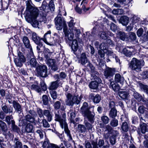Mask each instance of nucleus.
Listing matches in <instances>:
<instances>
[{"label": "nucleus", "mask_w": 148, "mask_h": 148, "mask_svg": "<svg viewBox=\"0 0 148 148\" xmlns=\"http://www.w3.org/2000/svg\"><path fill=\"white\" fill-rule=\"evenodd\" d=\"M133 95L134 97L138 101H140L142 100V97L138 93L134 92Z\"/></svg>", "instance_id": "obj_41"}, {"label": "nucleus", "mask_w": 148, "mask_h": 148, "mask_svg": "<svg viewBox=\"0 0 148 148\" xmlns=\"http://www.w3.org/2000/svg\"><path fill=\"white\" fill-rule=\"evenodd\" d=\"M50 144H49L48 141H45L43 143L42 147L43 148H48Z\"/></svg>", "instance_id": "obj_59"}, {"label": "nucleus", "mask_w": 148, "mask_h": 148, "mask_svg": "<svg viewBox=\"0 0 148 148\" xmlns=\"http://www.w3.org/2000/svg\"><path fill=\"white\" fill-rule=\"evenodd\" d=\"M99 35L101 39L106 40L107 38V35L105 32H99Z\"/></svg>", "instance_id": "obj_37"}, {"label": "nucleus", "mask_w": 148, "mask_h": 148, "mask_svg": "<svg viewBox=\"0 0 148 148\" xmlns=\"http://www.w3.org/2000/svg\"><path fill=\"white\" fill-rule=\"evenodd\" d=\"M72 31L74 34L76 35V36H78V35L80 33V31L79 29H77L76 28L74 27L72 28Z\"/></svg>", "instance_id": "obj_44"}, {"label": "nucleus", "mask_w": 148, "mask_h": 148, "mask_svg": "<svg viewBox=\"0 0 148 148\" xmlns=\"http://www.w3.org/2000/svg\"><path fill=\"white\" fill-rule=\"evenodd\" d=\"M120 51L127 57H130L132 54L131 52L127 50L126 48L123 49L121 51L120 50Z\"/></svg>", "instance_id": "obj_28"}, {"label": "nucleus", "mask_w": 148, "mask_h": 148, "mask_svg": "<svg viewBox=\"0 0 148 148\" xmlns=\"http://www.w3.org/2000/svg\"><path fill=\"white\" fill-rule=\"evenodd\" d=\"M18 58H16L14 60V62L17 67H21L23 63L26 61V59L23 56V53L19 51L18 53Z\"/></svg>", "instance_id": "obj_7"}, {"label": "nucleus", "mask_w": 148, "mask_h": 148, "mask_svg": "<svg viewBox=\"0 0 148 148\" xmlns=\"http://www.w3.org/2000/svg\"><path fill=\"white\" fill-rule=\"evenodd\" d=\"M41 8L43 9L45 12L46 13L48 12V11L47 10V9L48 8V7L47 6V4L45 2H43Z\"/></svg>", "instance_id": "obj_48"}, {"label": "nucleus", "mask_w": 148, "mask_h": 148, "mask_svg": "<svg viewBox=\"0 0 148 148\" xmlns=\"http://www.w3.org/2000/svg\"><path fill=\"white\" fill-rule=\"evenodd\" d=\"M66 97V104L69 106H72L74 103L79 104L82 97L81 95L79 96L78 95L73 96L70 93L67 94Z\"/></svg>", "instance_id": "obj_5"}, {"label": "nucleus", "mask_w": 148, "mask_h": 148, "mask_svg": "<svg viewBox=\"0 0 148 148\" xmlns=\"http://www.w3.org/2000/svg\"><path fill=\"white\" fill-rule=\"evenodd\" d=\"M146 126V124L144 122L141 125V131L142 133L144 134L146 132H148V130L147 129Z\"/></svg>", "instance_id": "obj_34"}, {"label": "nucleus", "mask_w": 148, "mask_h": 148, "mask_svg": "<svg viewBox=\"0 0 148 148\" xmlns=\"http://www.w3.org/2000/svg\"><path fill=\"white\" fill-rule=\"evenodd\" d=\"M55 27L57 30H61L63 28V30L67 28L65 19L60 14H58L54 19Z\"/></svg>", "instance_id": "obj_4"}, {"label": "nucleus", "mask_w": 148, "mask_h": 148, "mask_svg": "<svg viewBox=\"0 0 148 148\" xmlns=\"http://www.w3.org/2000/svg\"><path fill=\"white\" fill-rule=\"evenodd\" d=\"M0 127L3 131H6L7 130V127L5 123L1 121H0Z\"/></svg>", "instance_id": "obj_38"}, {"label": "nucleus", "mask_w": 148, "mask_h": 148, "mask_svg": "<svg viewBox=\"0 0 148 148\" xmlns=\"http://www.w3.org/2000/svg\"><path fill=\"white\" fill-rule=\"evenodd\" d=\"M49 7L51 11H53L54 8V4L53 0L50 1L49 3Z\"/></svg>", "instance_id": "obj_55"}, {"label": "nucleus", "mask_w": 148, "mask_h": 148, "mask_svg": "<svg viewBox=\"0 0 148 148\" xmlns=\"http://www.w3.org/2000/svg\"><path fill=\"white\" fill-rule=\"evenodd\" d=\"M117 36L122 40L124 41L125 40L126 36L125 33L121 31H118L117 34Z\"/></svg>", "instance_id": "obj_27"}, {"label": "nucleus", "mask_w": 148, "mask_h": 148, "mask_svg": "<svg viewBox=\"0 0 148 148\" xmlns=\"http://www.w3.org/2000/svg\"><path fill=\"white\" fill-rule=\"evenodd\" d=\"M79 62L82 65H84L87 62L88 60L85 53H82L81 54Z\"/></svg>", "instance_id": "obj_17"}, {"label": "nucleus", "mask_w": 148, "mask_h": 148, "mask_svg": "<svg viewBox=\"0 0 148 148\" xmlns=\"http://www.w3.org/2000/svg\"><path fill=\"white\" fill-rule=\"evenodd\" d=\"M33 125L30 124H28L25 127V130L27 132H32L33 130Z\"/></svg>", "instance_id": "obj_36"}, {"label": "nucleus", "mask_w": 148, "mask_h": 148, "mask_svg": "<svg viewBox=\"0 0 148 148\" xmlns=\"http://www.w3.org/2000/svg\"><path fill=\"white\" fill-rule=\"evenodd\" d=\"M119 97L122 99L125 100H128L130 97V95L127 92L125 91H121L118 92Z\"/></svg>", "instance_id": "obj_15"}, {"label": "nucleus", "mask_w": 148, "mask_h": 148, "mask_svg": "<svg viewBox=\"0 0 148 148\" xmlns=\"http://www.w3.org/2000/svg\"><path fill=\"white\" fill-rule=\"evenodd\" d=\"M105 44L104 43H101L99 46V48L100 50L98 51V54L101 58H103L105 56V53H106V49H107V45L104 46Z\"/></svg>", "instance_id": "obj_9"}, {"label": "nucleus", "mask_w": 148, "mask_h": 148, "mask_svg": "<svg viewBox=\"0 0 148 148\" xmlns=\"http://www.w3.org/2000/svg\"><path fill=\"white\" fill-rule=\"evenodd\" d=\"M63 32L65 36L69 40L71 41L72 40L73 37L74 33H73L71 29L68 30V28H67L63 31Z\"/></svg>", "instance_id": "obj_14"}, {"label": "nucleus", "mask_w": 148, "mask_h": 148, "mask_svg": "<svg viewBox=\"0 0 148 148\" xmlns=\"http://www.w3.org/2000/svg\"><path fill=\"white\" fill-rule=\"evenodd\" d=\"M102 43H104L105 44V45H104V46H106V45L107 46V48L108 47L110 46V45H112V40L110 39L107 40L105 41L104 42H103Z\"/></svg>", "instance_id": "obj_50"}, {"label": "nucleus", "mask_w": 148, "mask_h": 148, "mask_svg": "<svg viewBox=\"0 0 148 148\" xmlns=\"http://www.w3.org/2000/svg\"><path fill=\"white\" fill-rule=\"evenodd\" d=\"M61 103L59 101H57L54 104V106L56 109H59Z\"/></svg>", "instance_id": "obj_61"}, {"label": "nucleus", "mask_w": 148, "mask_h": 148, "mask_svg": "<svg viewBox=\"0 0 148 148\" xmlns=\"http://www.w3.org/2000/svg\"><path fill=\"white\" fill-rule=\"evenodd\" d=\"M43 125L44 127H50V125L45 119L42 120Z\"/></svg>", "instance_id": "obj_60"}, {"label": "nucleus", "mask_w": 148, "mask_h": 148, "mask_svg": "<svg viewBox=\"0 0 148 148\" xmlns=\"http://www.w3.org/2000/svg\"><path fill=\"white\" fill-rule=\"evenodd\" d=\"M55 120L59 122L61 127L63 128L64 127L65 132L67 136L69 138V140H71L72 137L70 133V131L67 127V125L66 122V115L64 114L62 116H60L59 113L58 112L55 114Z\"/></svg>", "instance_id": "obj_2"}, {"label": "nucleus", "mask_w": 148, "mask_h": 148, "mask_svg": "<svg viewBox=\"0 0 148 148\" xmlns=\"http://www.w3.org/2000/svg\"><path fill=\"white\" fill-rule=\"evenodd\" d=\"M16 141L14 148H22V145L21 143L17 140L16 138L14 139Z\"/></svg>", "instance_id": "obj_39"}, {"label": "nucleus", "mask_w": 148, "mask_h": 148, "mask_svg": "<svg viewBox=\"0 0 148 148\" xmlns=\"http://www.w3.org/2000/svg\"><path fill=\"white\" fill-rule=\"evenodd\" d=\"M117 27L113 23H111L110 25L111 29L114 32H116L117 30Z\"/></svg>", "instance_id": "obj_57"}, {"label": "nucleus", "mask_w": 148, "mask_h": 148, "mask_svg": "<svg viewBox=\"0 0 148 148\" xmlns=\"http://www.w3.org/2000/svg\"><path fill=\"white\" fill-rule=\"evenodd\" d=\"M2 109L3 112L6 114H7L8 113H12V108H10L8 109L6 106H2Z\"/></svg>", "instance_id": "obj_33"}, {"label": "nucleus", "mask_w": 148, "mask_h": 148, "mask_svg": "<svg viewBox=\"0 0 148 148\" xmlns=\"http://www.w3.org/2000/svg\"><path fill=\"white\" fill-rule=\"evenodd\" d=\"M118 120L114 119L111 120L110 123L112 126L113 127H115L118 125Z\"/></svg>", "instance_id": "obj_47"}, {"label": "nucleus", "mask_w": 148, "mask_h": 148, "mask_svg": "<svg viewBox=\"0 0 148 148\" xmlns=\"http://www.w3.org/2000/svg\"><path fill=\"white\" fill-rule=\"evenodd\" d=\"M100 82L96 81H92L89 84V88L91 89H96L98 87L99 83Z\"/></svg>", "instance_id": "obj_22"}, {"label": "nucleus", "mask_w": 148, "mask_h": 148, "mask_svg": "<svg viewBox=\"0 0 148 148\" xmlns=\"http://www.w3.org/2000/svg\"><path fill=\"white\" fill-rule=\"evenodd\" d=\"M13 106L15 110L17 112H21L22 109L21 106L20 104L18 102L15 101H14L13 102Z\"/></svg>", "instance_id": "obj_23"}, {"label": "nucleus", "mask_w": 148, "mask_h": 148, "mask_svg": "<svg viewBox=\"0 0 148 148\" xmlns=\"http://www.w3.org/2000/svg\"><path fill=\"white\" fill-rule=\"evenodd\" d=\"M12 119L13 117L12 116H7L5 118V121L8 125H10L11 123V121H10V120Z\"/></svg>", "instance_id": "obj_53"}, {"label": "nucleus", "mask_w": 148, "mask_h": 148, "mask_svg": "<svg viewBox=\"0 0 148 148\" xmlns=\"http://www.w3.org/2000/svg\"><path fill=\"white\" fill-rule=\"evenodd\" d=\"M51 31H48L45 34L43 38L41 39L45 43L49 45L50 44V43H51V42L50 41L51 38Z\"/></svg>", "instance_id": "obj_13"}, {"label": "nucleus", "mask_w": 148, "mask_h": 148, "mask_svg": "<svg viewBox=\"0 0 148 148\" xmlns=\"http://www.w3.org/2000/svg\"><path fill=\"white\" fill-rule=\"evenodd\" d=\"M115 72V69L108 68L105 69L104 74L106 78H107L109 77L113 76Z\"/></svg>", "instance_id": "obj_12"}, {"label": "nucleus", "mask_w": 148, "mask_h": 148, "mask_svg": "<svg viewBox=\"0 0 148 148\" xmlns=\"http://www.w3.org/2000/svg\"><path fill=\"white\" fill-rule=\"evenodd\" d=\"M145 62L143 60H139L133 58L130 62V67L132 70L136 71H140L141 68L144 65Z\"/></svg>", "instance_id": "obj_6"}, {"label": "nucleus", "mask_w": 148, "mask_h": 148, "mask_svg": "<svg viewBox=\"0 0 148 148\" xmlns=\"http://www.w3.org/2000/svg\"><path fill=\"white\" fill-rule=\"evenodd\" d=\"M54 39V42H51L52 44H56V43H58L59 40V36H58L57 34L55 33L54 36L53 37Z\"/></svg>", "instance_id": "obj_40"}, {"label": "nucleus", "mask_w": 148, "mask_h": 148, "mask_svg": "<svg viewBox=\"0 0 148 148\" xmlns=\"http://www.w3.org/2000/svg\"><path fill=\"white\" fill-rule=\"evenodd\" d=\"M115 81L121 84H123L124 81V79L123 77H122L121 75L118 73L116 74L115 77Z\"/></svg>", "instance_id": "obj_21"}, {"label": "nucleus", "mask_w": 148, "mask_h": 148, "mask_svg": "<svg viewBox=\"0 0 148 148\" xmlns=\"http://www.w3.org/2000/svg\"><path fill=\"white\" fill-rule=\"evenodd\" d=\"M31 89L34 90L38 92H40L41 90V88L40 87L37 85L35 84H33L32 85L31 87Z\"/></svg>", "instance_id": "obj_42"}, {"label": "nucleus", "mask_w": 148, "mask_h": 148, "mask_svg": "<svg viewBox=\"0 0 148 148\" xmlns=\"http://www.w3.org/2000/svg\"><path fill=\"white\" fill-rule=\"evenodd\" d=\"M136 36L135 33L131 32L129 34V38L131 40L132 42H137L136 40Z\"/></svg>", "instance_id": "obj_26"}, {"label": "nucleus", "mask_w": 148, "mask_h": 148, "mask_svg": "<svg viewBox=\"0 0 148 148\" xmlns=\"http://www.w3.org/2000/svg\"><path fill=\"white\" fill-rule=\"evenodd\" d=\"M11 123L12 124V130L14 131L18 132L19 131V130L15 124V122L13 120H11Z\"/></svg>", "instance_id": "obj_43"}, {"label": "nucleus", "mask_w": 148, "mask_h": 148, "mask_svg": "<svg viewBox=\"0 0 148 148\" xmlns=\"http://www.w3.org/2000/svg\"><path fill=\"white\" fill-rule=\"evenodd\" d=\"M22 41L25 47L28 49H31L32 47L30 44V42L27 36H24Z\"/></svg>", "instance_id": "obj_18"}, {"label": "nucleus", "mask_w": 148, "mask_h": 148, "mask_svg": "<svg viewBox=\"0 0 148 148\" xmlns=\"http://www.w3.org/2000/svg\"><path fill=\"white\" fill-rule=\"evenodd\" d=\"M40 84L42 90H47V87L46 84L44 82L42 81L40 82Z\"/></svg>", "instance_id": "obj_63"}, {"label": "nucleus", "mask_w": 148, "mask_h": 148, "mask_svg": "<svg viewBox=\"0 0 148 148\" xmlns=\"http://www.w3.org/2000/svg\"><path fill=\"white\" fill-rule=\"evenodd\" d=\"M58 81L52 82L49 87V89L53 90L56 89L58 86Z\"/></svg>", "instance_id": "obj_32"}, {"label": "nucleus", "mask_w": 148, "mask_h": 148, "mask_svg": "<svg viewBox=\"0 0 148 148\" xmlns=\"http://www.w3.org/2000/svg\"><path fill=\"white\" fill-rule=\"evenodd\" d=\"M46 60L47 64L49 66H51L52 70L55 71L57 70V67L55 64V60L50 59L49 57L48 58H46Z\"/></svg>", "instance_id": "obj_11"}, {"label": "nucleus", "mask_w": 148, "mask_h": 148, "mask_svg": "<svg viewBox=\"0 0 148 148\" xmlns=\"http://www.w3.org/2000/svg\"><path fill=\"white\" fill-rule=\"evenodd\" d=\"M101 119L104 124H106L108 123L110 120L108 116L106 115H103L101 117Z\"/></svg>", "instance_id": "obj_35"}, {"label": "nucleus", "mask_w": 148, "mask_h": 148, "mask_svg": "<svg viewBox=\"0 0 148 148\" xmlns=\"http://www.w3.org/2000/svg\"><path fill=\"white\" fill-rule=\"evenodd\" d=\"M146 108L143 106H142L139 107L138 108L139 112L141 113H144L146 111Z\"/></svg>", "instance_id": "obj_56"}, {"label": "nucleus", "mask_w": 148, "mask_h": 148, "mask_svg": "<svg viewBox=\"0 0 148 148\" xmlns=\"http://www.w3.org/2000/svg\"><path fill=\"white\" fill-rule=\"evenodd\" d=\"M94 107L91 108L88 106V103L86 102L84 103L81 108V111L83 116L88 119L91 122L93 121L95 114L93 110Z\"/></svg>", "instance_id": "obj_3"}, {"label": "nucleus", "mask_w": 148, "mask_h": 148, "mask_svg": "<svg viewBox=\"0 0 148 148\" xmlns=\"http://www.w3.org/2000/svg\"><path fill=\"white\" fill-rule=\"evenodd\" d=\"M78 129L82 132H85L86 129L84 126L82 125H79L78 126Z\"/></svg>", "instance_id": "obj_49"}, {"label": "nucleus", "mask_w": 148, "mask_h": 148, "mask_svg": "<svg viewBox=\"0 0 148 148\" xmlns=\"http://www.w3.org/2000/svg\"><path fill=\"white\" fill-rule=\"evenodd\" d=\"M25 118L26 120L30 122H33L34 121V118L28 114L26 116Z\"/></svg>", "instance_id": "obj_45"}, {"label": "nucleus", "mask_w": 148, "mask_h": 148, "mask_svg": "<svg viewBox=\"0 0 148 148\" xmlns=\"http://www.w3.org/2000/svg\"><path fill=\"white\" fill-rule=\"evenodd\" d=\"M129 18L125 16L121 17L119 20V22L121 23L123 25H126L129 23Z\"/></svg>", "instance_id": "obj_19"}, {"label": "nucleus", "mask_w": 148, "mask_h": 148, "mask_svg": "<svg viewBox=\"0 0 148 148\" xmlns=\"http://www.w3.org/2000/svg\"><path fill=\"white\" fill-rule=\"evenodd\" d=\"M110 87H111L115 91L118 90L120 89V87L118 84H116L113 82L110 83Z\"/></svg>", "instance_id": "obj_29"}, {"label": "nucleus", "mask_w": 148, "mask_h": 148, "mask_svg": "<svg viewBox=\"0 0 148 148\" xmlns=\"http://www.w3.org/2000/svg\"><path fill=\"white\" fill-rule=\"evenodd\" d=\"M121 120L122 121H124L121 127L122 130L125 132H127L128 131V124L126 121L128 120V118L126 116H122L121 118Z\"/></svg>", "instance_id": "obj_10"}, {"label": "nucleus", "mask_w": 148, "mask_h": 148, "mask_svg": "<svg viewBox=\"0 0 148 148\" xmlns=\"http://www.w3.org/2000/svg\"><path fill=\"white\" fill-rule=\"evenodd\" d=\"M50 93L53 99H55L57 98V94L56 92L53 90H51L50 91Z\"/></svg>", "instance_id": "obj_51"}, {"label": "nucleus", "mask_w": 148, "mask_h": 148, "mask_svg": "<svg viewBox=\"0 0 148 148\" xmlns=\"http://www.w3.org/2000/svg\"><path fill=\"white\" fill-rule=\"evenodd\" d=\"M42 101L44 105H46L47 104L48 102V99L47 95H44L43 96Z\"/></svg>", "instance_id": "obj_52"}, {"label": "nucleus", "mask_w": 148, "mask_h": 148, "mask_svg": "<svg viewBox=\"0 0 148 148\" xmlns=\"http://www.w3.org/2000/svg\"><path fill=\"white\" fill-rule=\"evenodd\" d=\"M37 74L40 76L45 77L47 75V67L45 65H40L37 68Z\"/></svg>", "instance_id": "obj_8"}, {"label": "nucleus", "mask_w": 148, "mask_h": 148, "mask_svg": "<svg viewBox=\"0 0 148 148\" xmlns=\"http://www.w3.org/2000/svg\"><path fill=\"white\" fill-rule=\"evenodd\" d=\"M68 115L70 116L71 119H73L75 116V114L74 112L71 110L68 113Z\"/></svg>", "instance_id": "obj_54"}, {"label": "nucleus", "mask_w": 148, "mask_h": 148, "mask_svg": "<svg viewBox=\"0 0 148 148\" xmlns=\"http://www.w3.org/2000/svg\"><path fill=\"white\" fill-rule=\"evenodd\" d=\"M131 19L132 20V22L133 24L138 23L139 21L138 18L136 16H133Z\"/></svg>", "instance_id": "obj_62"}, {"label": "nucleus", "mask_w": 148, "mask_h": 148, "mask_svg": "<svg viewBox=\"0 0 148 148\" xmlns=\"http://www.w3.org/2000/svg\"><path fill=\"white\" fill-rule=\"evenodd\" d=\"M36 132L39 134V135L41 138H43V131L41 130H37Z\"/></svg>", "instance_id": "obj_64"}, {"label": "nucleus", "mask_w": 148, "mask_h": 148, "mask_svg": "<svg viewBox=\"0 0 148 148\" xmlns=\"http://www.w3.org/2000/svg\"><path fill=\"white\" fill-rule=\"evenodd\" d=\"M29 63L31 66L35 67L37 64L36 59L34 58H32L30 61Z\"/></svg>", "instance_id": "obj_46"}, {"label": "nucleus", "mask_w": 148, "mask_h": 148, "mask_svg": "<svg viewBox=\"0 0 148 148\" xmlns=\"http://www.w3.org/2000/svg\"><path fill=\"white\" fill-rule=\"evenodd\" d=\"M143 32V29L142 28L139 29L137 32V34L138 37L141 36Z\"/></svg>", "instance_id": "obj_58"}, {"label": "nucleus", "mask_w": 148, "mask_h": 148, "mask_svg": "<svg viewBox=\"0 0 148 148\" xmlns=\"http://www.w3.org/2000/svg\"><path fill=\"white\" fill-rule=\"evenodd\" d=\"M117 111L115 108H112L110 110L109 115L111 118H114L117 116Z\"/></svg>", "instance_id": "obj_25"}, {"label": "nucleus", "mask_w": 148, "mask_h": 148, "mask_svg": "<svg viewBox=\"0 0 148 148\" xmlns=\"http://www.w3.org/2000/svg\"><path fill=\"white\" fill-rule=\"evenodd\" d=\"M26 10L28 11L26 16L29 19V21L34 27H37L39 25V21L37 20L38 14V10L34 7L31 1H27L26 2Z\"/></svg>", "instance_id": "obj_1"}, {"label": "nucleus", "mask_w": 148, "mask_h": 148, "mask_svg": "<svg viewBox=\"0 0 148 148\" xmlns=\"http://www.w3.org/2000/svg\"><path fill=\"white\" fill-rule=\"evenodd\" d=\"M72 50L74 51H76L78 48V45L77 41L76 40H73L72 44L71 47Z\"/></svg>", "instance_id": "obj_30"}, {"label": "nucleus", "mask_w": 148, "mask_h": 148, "mask_svg": "<svg viewBox=\"0 0 148 148\" xmlns=\"http://www.w3.org/2000/svg\"><path fill=\"white\" fill-rule=\"evenodd\" d=\"M89 97L93 100L94 103H99L101 99V96L97 94L94 96V94L93 93L90 94Z\"/></svg>", "instance_id": "obj_16"}, {"label": "nucleus", "mask_w": 148, "mask_h": 148, "mask_svg": "<svg viewBox=\"0 0 148 148\" xmlns=\"http://www.w3.org/2000/svg\"><path fill=\"white\" fill-rule=\"evenodd\" d=\"M32 39L34 42L36 44L40 43L41 39L35 33H33L32 34Z\"/></svg>", "instance_id": "obj_20"}, {"label": "nucleus", "mask_w": 148, "mask_h": 148, "mask_svg": "<svg viewBox=\"0 0 148 148\" xmlns=\"http://www.w3.org/2000/svg\"><path fill=\"white\" fill-rule=\"evenodd\" d=\"M51 53H52L48 49L45 48L44 49L43 51L44 56L46 59L48 58V57H49L51 54Z\"/></svg>", "instance_id": "obj_31"}, {"label": "nucleus", "mask_w": 148, "mask_h": 148, "mask_svg": "<svg viewBox=\"0 0 148 148\" xmlns=\"http://www.w3.org/2000/svg\"><path fill=\"white\" fill-rule=\"evenodd\" d=\"M43 114L46 116L48 121H50L52 120V116L49 110H45L43 112Z\"/></svg>", "instance_id": "obj_24"}]
</instances>
